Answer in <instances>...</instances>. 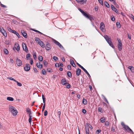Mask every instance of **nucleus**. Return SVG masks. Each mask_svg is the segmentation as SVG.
I'll return each mask as SVG.
<instances>
[{
	"mask_svg": "<svg viewBox=\"0 0 134 134\" xmlns=\"http://www.w3.org/2000/svg\"><path fill=\"white\" fill-rule=\"evenodd\" d=\"M78 9L85 17L89 19L90 21H91L94 20V18L92 17L93 16L90 15L87 12H85L80 8H79Z\"/></svg>",
	"mask_w": 134,
	"mask_h": 134,
	"instance_id": "nucleus-1",
	"label": "nucleus"
},
{
	"mask_svg": "<svg viewBox=\"0 0 134 134\" xmlns=\"http://www.w3.org/2000/svg\"><path fill=\"white\" fill-rule=\"evenodd\" d=\"M89 128H90L91 130L93 129L92 126L88 123H86L85 125V129L86 134H90Z\"/></svg>",
	"mask_w": 134,
	"mask_h": 134,
	"instance_id": "nucleus-2",
	"label": "nucleus"
},
{
	"mask_svg": "<svg viewBox=\"0 0 134 134\" xmlns=\"http://www.w3.org/2000/svg\"><path fill=\"white\" fill-rule=\"evenodd\" d=\"M9 110L14 115H16L17 114L18 111L15 107L12 106H10L9 107Z\"/></svg>",
	"mask_w": 134,
	"mask_h": 134,
	"instance_id": "nucleus-3",
	"label": "nucleus"
},
{
	"mask_svg": "<svg viewBox=\"0 0 134 134\" xmlns=\"http://www.w3.org/2000/svg\"><path fill=\"white\" fill-rule=\"evenodd\" d=\"M117 40L118 41V49L119 51H121L122 48V42L120 39L117 38Z\"/></svg>",
	"mask_w": 134,
	"mask_h": 134,
	"instance_id": "nucleus-4",
	"label": "nucleus"
},
{
	"mask_svg": "<svg viewBox=\"0 0 134 134\" xmlns=\"http://www.w3.org/2000/svg\"><path fill=\"white\" fill-rule=\"evenodd\" d=\"M0 31L5 37H7V34L6 32L2 26L0 27Z\"/></svg>",
	"mask_w": 134,
	"mask_h": 134,
	"instance_id": "nucleus-5",
	"label": "nucleus"
},
{
	"mask_svg": "<svg viewBox=\"0 0 134 134\" xmlns=\"http://www.w3.org/2000/svg\"><path fill=\"white\" fill-rule=\"evenodd\" d=\"M24 70L26 71H29L30 69V67L29 64H26L25 66L24 67Z\"/></svg>",
	"mask_w": 134,
	"mask_h": 134,
	"instance_id": "nucleus-6",
	"label": "nucleus"
},
{
	"mask_svg": "<svg viewBox=\"0 0 134 134\" xmlns=\"http://www.w3.org/2000/svg\"><path fill=\"white\" fill-rule=\"evenodd\" d=\"M106 41L111 47L113 48H114L115 47L113 45V43L111 41V38L108 39V40H107Z\"/></svg>",
	"mask_w": 134,
	"mask_h": 134,
	"instance_id": "nucleus-7",
	"label": "nucleus"
},
{
	"mask_svg": "<svg viewBox=\"0 0 134 134\" xmlns=\"http://www.w3.org/2000/svg\"><path fill=\"white\" fill-rule=\"evenodd\" d=\"M22 45L24 50L26 53H28V48L27 47L26 44L23 42L22 43Z\"/></svg>",
	"mask_w": 134,
	"mask_h": 134,
	"instance_id": "nucleus-8",
	"label": "nucleus"
},
{
	"mask_svg": "<svg viewBox=\"0 0 134 134\" xmlns=\"http://www.w3.org/2000/svg\"><path fill=\"white\" fill-rule=\"evenodd\" d=\"M77 2L81 4H83L86 3L87 0H75Z\"/></svg>",
	"mask_w": 134,
	"mask_h": 134,
	"instance_id": "nucleus-9",
	"label": "nucleus"
},
{
	"mask_svg": "<svg viewBox=\"0 0 134 134\" xmlns=\"http://www.w3.org/2000/svg\"><path fill=\"white\" fill-rule=\"evenodd\" d=\"M51 45L50 44L47 42L46 43V49L47 51H49L51 49Z\"/></svg>",
	"mask_w": 134,
	"mask_h": 134,
	"instance_id": "nucleus-10",
	"label": "nucleus"
},
{
	"mask_svg": "<svg viewBox=\"0 0 134 134\" xmlns=\"http://www.w3.org/2000/svg\"><path fill=\"white\" fill-rule=\"evenodd\" d=\"M16 64L18 66H20L22 65V61L20 59L17 58L16 60Z\"/></svg>",
	"mask_w": 134,
	"mask_h": 134,
	"instance_id": "nucleus-11",
	"label": "nucleus"
},
{
	"mask_svg": "<svg viewBox=\"0 0 134 134\" xmlns=\"http://www.w3.org/2000/svg\"><path fill=\"white\" fill-rule=\"evenodd\" d=\"M21 32L23 36L25 38H26L27 37V34L24 30H21Z\"/></svg>",
	"mask_w": 134,
	"mask_h": 134,
	"instance_id": "nucleus-12",
	"label": "nucleus"
},
{
	"mask_svg": "<svg viewBox=\"0 0 134 134\" xmlns=\"http://www.w3.org/2000/svg\"><path fill=\"white\" fill-rule=\"evenodd\" d=\"M70 64L72 65V66L74 67H76V65L75 64V63H74V61L73 60L71 59H70Z\"/></svg>",
	"mask_w": 134,
	"mask_h": 134,
	"instance_id": "nucleus-13",
	"label": "nucleus"
},
{
	"mask_svg": "<svg viewBox=\"0 0 134 134\" xmlns=\"http://www.w3.org/2000/svg\"><path fill=\"white\" fill-rule=\"evenodd\" d=\"M104 24L103 22H102L100 24V28L102 31H103V30L104 29Z\"/></svg>",
	"mask_w": 134,
	"mask_h": 134,
	"instance_id": "nucleus-14",
	"label": "nucleus"
},
{
	"mask_svg": "<svg viewBox=\"0 0 134 134\" xmlns=\"http://www.w3.org/2000/svg\"><path fill=\"white\" fill-rule=\"evenodd\" d=\"M81 70L80 68H78L76 70V74L77 76H79L81 72Z\"/></svg>",
	"mask_w": 134,
	"mask_h": 134,
	"instance_id": "nucleus-15",
	"label": "nucleus"
},
{
	"mask_svg": "<svg viewBox=\"0 0 134 134\" xmlns=\"http://www.w3.org/2000/svg\"><path fill=\"white\" fill-rule=\"evenodd\" d=\"M66 82V80L65 78L62 79L61 80L62 83L63 85H66V84L67 82Z\"/></svg>",
	"mask_w": 134,
	"mask_h": 134,
	"instance_id": "nucleus-16",
	"label": "nucleus"
},
{
	"mask_svg": "<svg viewBox=\"0 0 134 134\" xmlns=\"http://www.w3.org/2000/svg\"><path fill=\"white\" fill-rule=\"evenodd\" d=\"M43 48L45 47V44L43 42L41 41H40V42H39L38 43Z\"/></svg>",
	"mask_w": 134,
	"mask_h": 134,
	"instance_id": "nucleus-17",
	"label": "nucleus"
},
{
	"mask_svg": "<svg viewBox=\"0 0 134 134\" xmlns=\"http://www.w3.org/2000/svg\"><path fill=\"white\" fill-rule=\"evenodd\" d=\"M128 68L130 69L132 73H134V68L132 66H129Z\"/></svg>",
	"mask_w": 134,
	"mask_h": 134,
	"instance_id": "nucleus-18",
	"label": "nucleus"
},
{
	"mask_svg": "<svg viewBox=\"0 0 134 134\" xmlns=\"http://www.w3.org/2000/svg\"><path fill=\"white\" fill-rule=\"evenodd\" d=\"M82 69L86 72V73L87 74V75L88 76V77L90 79L91 78V77L89 74L88 72L84 68H83V69Z\"/></svg>",
	"mask_w": 134,
	"mask_h": 134,
	"instance_id": "nucleus-19",
	"label": "nucleus"
},
{
	"mask_svg": "<svg viewBox=\"0 0 134 134\" xmlns=\"http://www.w3.org/2000/svg\"><path fill=\"white\" fill-rule=\"evenodd\" d=\"M32 30L34 31H35V32H38V33H39L40 34H41L43 35L44 36H46V35L43 34L42 33H41V32H40V31H38L37 30H35V29H32Z\"/></svg>",
	"mask_w": 134,
	"mask_h": 134,
	"instance_id": "nucleus-20",
	"label": "nucleus"
},
{
	"mask_svg": "<svg viewBox=\"0 0 134 134\" xmlns=\"http://www.w3.org/2000/svg\"><path fill=\"white\" fill-rule=\"evenodd\" d=\"M110 6L111 9L114 12H116L117 9L115 7L114 5L112 4H111Z\"/></svg>",
	"mask_w": 134,
	"mask_h": 134,
	"instance_id": "nucleus-21",
	"label": "nucleus"
},
{
	"mask_svg": "<svg viewBox=\"0 0 134 134\" xmlns=\"http://www.w3.org/2000/svg\"><path fill=\"white\" fill-rule=\"evenodd\" d=\"M52 40L57 45H58L60 44V43L58 41L55 40L54 39H52Z\"/></svg>",
	"mask_w": 134,
	"mask_h": 134,
	"instance_id": "nucleus-22",
	"label": "nucleus"
},
{
	"mask_svg": "<svg viewBox=\"0 0 134 134\" xmlns=\"http://www.w3.org/2000/svg\"><path fill=\"white\" fill-rule=\"evenodd\" d=\"M13 33L16 35L17 36L18 38H19L20 37V36L19 34L15 31L14 30V31L13 32Z\"/></svg>",
	"mask_w": 134,
	"mask_h": 134,
	"instance_id": "nucleus-23",
	"label": "nucleus"
},
{
	"mask_svg": "<svg viewBox=\"0 0 134 134\" xmlns=\"http://www.w3.org/2000/svg\"><path fill=\"white\" fill-rule=\"evenodd\" d=\"M87 101L85 98H83V99L82 103L84 105H86L87 104Z\"/></svg>",
	"mask_w": 134,
	"mask_h": 134,
	"instance_id": "nucleus-24",
	"label": "nucleus"
},
{
	"mask_svg": "<svg viewBox=\"0 0 134 134\" xmlns=\"http://www.w3.org/2000/svg\"><path fill=\"white\" fill-rule=\"evenodd\" d=\"M105 118L104 117L101 118L100 119V122L102 123L104 122L105 121Z\"/></svg>",
	"mask_w": 134,
	"mask_h": 134,
	"instance_id": "nucleus-25",
	"label": "nucleus"
},
{
	"mask_svg": "<svg viewBox=\"0 0 134 134\" xmlns=\"http://www.w3.org/2000/svg\"><path fill=\"white\" fill-rule=\"evenodd\" d=\"M35 39L36 42L38 43L39 42H40V41H41V40H40L39 38L37 37H35Z\"/></svg>",
	"mask_w": 134,
	"mask_h": 134,
	"instance_id": "nucleus-26",
	"label": "nucleus"
},
{
	"mask_svg": "<svg viewBox=\"0 0 134 134\" xmlns=\"http://www.w3.org/2000/svg\"><path fill=\"white\" fill-rule=\"evenodd\" d=\"M104 5L106 7L108 8H109L110 7V5L107 2L105 1L104 3Z\"/></svg>",
	"mask_w": 134,
	"mask_h": 134,
	"instance_id": "nucleus-27",
	"label": "nucleus"
},
{
	"mask_svg": "<svg viewBox=\"0 0 134 134\" xmlns=\"http://www.w3.org/2000/svg\"><path fill=\"white\" fill-rule=\"evenodd\" d=\"M7 99L10 101H13L14 100V99L13 98L10 97H7Z\"/></svg>",
	"mask_w": 134,
	"mask_h": 134,
	"instance_id": "nucleus-28",
	"label": "nucleus"
},
{
	"mask_svg": "<svg viewBox=\"0 0 134 134\" xmlns=\"http://www.w3.org/2000/svg\"><path fill=\"white\" fill-rule=\"evenodd\" d=\"M42 98L43 100V102L44 104H45V103L46 102V98L43 94H42Z\"/></svg>",
	"mask_w": 134,
	"mask_h": 134,
	"instance_id": "nucleus-29",
	"label": "nucleus"
},
{
	"mask_svg": "<svg viewBox=\"0 0 134 134\" xmlns=\"http://www.w3.org/2000/svg\"><path fill=\"white\" fill-rule=\"evenodd\" d=\"M57 115L59 119L60 120V115L61 114V112L59 111H58L57 113Z\"/></svg>",
	"mask_w": 134,
	"mask_h": 134,
	"instance_id": "nucleus-30",
	"label": "nucleus"
},
{
	"mask_svg": "<svg viewBox=\"0 0 134 134\" xmlns=\"http://www.w3.org/2000/svg\"><path fill=\"white\" fill-rule=\"evenodd\" d=\"M43 63L44 64V66H45V67L47 66V65L48 64V63L46 60H44L43 61Z\"/></svg>",
	"mask_w": 134,
	"mask_h": 134,
	"instance_id": "nucleus-31",
	"label": "nucleus"
},
{
	"mask_svg": "<svg viewBox=\"0 0 134 134\" xmlns=\"http://www.w3.org/2000/svg\"><path fill=\"white\" fill-rule=\"evenodd\" d=\"M104 37L106 41L108 40L110 38L108 35H105L104 36Z\"/></svg>",
	"mask_w": 134,
	"mask_h": 134,
	"instance_id": "nucleus-32",
	"label": "nucleus"
},
{
	"mask_svg": "<svg viewBox=\"0 0 134 134\" xmlns=\"http://www.w3.org/2000/svg\"><path fill=\"white\" fill-rule=\"evenodd\" d=\"M42 73L44 75H46V72L45 69H43L42 70Z\"/></svg>",
	"mask_w": 134,
	"mask_h": 134,
	"instance_id": "nucleus-33",
	"label": "nucleus"
},
{
	"mask_svg": "<svg viewBox=\"0 0 134 134\" xmlns=\"http://www.w3.org/2000/svg\"><path fill=\"white\" fill-rule=\"evenodd\" d=\"M67 75L69 77H71L72 76V75L71 72L68 71L67 72Z\"/></svg>",
	"mask_w": 134,
	"mask_h": 134,
	"instance_id": "nucleus-34",
	"label": "nucleus"
},
{
	"mask_svg": "<svg viewBox=\"0 0 134 134\" xmlns=\"http://www.w3.org/2000/svg\"><path fill=\"white\" fill-rule=\"evenodd\" d=\"M17 45L16 46L17 47L16 48V46H15L14 47L15 48H16V50L18 51H19L20 50V46L18 43H17Z\"/></svg>",
	"mask_w": 134,
	"mask_h": 134,
	"instance_id": "nucleus-35",
	"label": "nucleus"
},
{
	"mask_svg": "<svg viewBox=\"0 0 134 134\" xmlns=\"http://www.w3.org/2000/svg\"><path fill=\"white\" fill-rule=\"evenodd\" d=\"M113 3L114 4L116 8H119V5L117 4L116 3L115 1L114 2H113Z\"/></svg>",
	"mask_w": 134,
	"mask_h": 134,
	"instance_id": "nucleus-36",
	"label": "nucleus"
},
{
	"mask_svg": "<svg viewBox=\"0 0 134 134\" xmlns=\"http://www.w3.org/2000/svg\"><path fill=\"white\" fill-rule=\"evenodd\" d=\"M36 66L38 68H42L43 67V65L42 64H40V65H38V63H37Z\"/></svg>",
	"mask_w": 134,
	"mask_h": 134,
	"instance_id": "nucleus-37",
	"label": "nucleus"
},
{
	"mask_svg": "<svg viewBox=\"0 0 134 134\" xmlns=\"http://www.w3.org/2000/svg\"><path fill=\"white\" fill-rule=\"evenodd\" d=\"M116 25L118 27L120 28L121 27V25L119 22H117L116 23Z\"/></svg>",
	"mask_w": 134,
	"mask_h": 134,
	"instance_id": "nucleus-38",
	"label": "nucleus"
},
{
	"mask_svg": "<svg viewBox=\"0 0 134 134\" xmlns=\"http://www.w3.org/2000/svg\"><path fill=\"white\" fill-rule=\"evenodd\" d=\"M66 87L67 88H70L71 87V86L69 83H67L66 84Z\"/></svg>",
	"mask_w": 134,
	"mask_h": 134,
	"instance_id": "nucleus-39",
	"label": "nucleus"
},
{
	"mask_svg": "<svg viewBox=\"0 0 134 134\" xmlns=\"http://www.w3.org/2000/svg\"><path fill=\"white\" fill-rule=\"evenodd\" d=\"M38 59L41 62L43 60V58L41 55H39L38 56Z\"/></svg>",
	"mask_w": 134,
	"mask_h": 134,
	"instance_id": "nucleus-40",
	"label": "nucleus"
},
{
	"mask_svg": "<svg viewBox=\"0 0 134 134\" xmlns=\"http://www.w3.org/2000/svg\"><path fill=\"white\" fill-rule=\"evenodd\" d=\"M4 53L6 54H8L9 53V52L8 50L6 48L4 49Z\"/></svg>",
	"mask_w": 134,
	"mask_h": 134,
	"instance_id": "nucleus-41",
	"label": "nucleus"
},
{
	"mask_svg": "<svg viewBox=\"0 0 134 134\" xmlns=\"http://www.w3.org/2000/svg\"><path fill=\"white\" fill-rule=\"evenodd\" d=\"M81 82H79V84L80 86L82 85L84 82V80L83 79H81Z\"/></svg>",
	"mask_w": 134,
	"mask_h": 134,
	"instance_id": "nucleus-42",
	"label": "nucleus"
},
{
	"mask_svg": "<svg viewBox=\"0 0 134 134\" xmlns=\"http://www.w3.org/2000/svg\"><path fill=\"white\" fill-rule=\"evenodd\" d=\"M8 30L9 32L13 33V32L14 30H12L11 28L8 27Z\"/></svg>",
	"mask_w": 134,
	"mask_h": 134,
	"instance_id": "nucleus-43",
	"label": "nucleus"
},
{
	"mask_svg": "<svg viewBox=\"0 0 134 134\" xmlns=\"http://www.w3.org/2000/svg\"><path fill=\"white\" fill-rule=\"evenodd\" d=\"M16 82H16V83H17V85L18 86H22V85L21 83L19 82L18 81H17L16 80Z\"/></svg>",
	"mask_w": 134,
	"mask_h": 134,
	"instance_id": "nucleus-44",
	"label": "nucleus"
},
{
	"mask_svg": "<svg viewBox=\"0 0 134 134\" xmlns=\"http://www.w3.org/2000/svg\"><path fill=\"white\" fill-rule=\"evenodd\" d=\"M8 79H9L13 81L14 82H16V80H15L13 78L10 77H9L8 78Z\"/></svg>",
	"mask_w": 134,
	"mask_h": 134,
	"instance_id": "nucleus-45",
	"label": "nucleus"
},
{
	"mask_svg": "<svg viewBox=\"0 0 134 134\" xmlns=\"http://www.w3.org/2000/svg\"><path fill=\"white\" fill-rule=\"evenodd\" d=\"M53 59H54V60H55V61L58 60V57H56L55 56H54L53 57Z\"/></svg>",
	"mask_w": 134,
	"mask_h": 134,
	"instance_id": "nucleus-46",
	"label": "nucleus"
},
{
	"mask_svg": "<svg viewBox=\"0 0 134 134\" xmlns=\"http://www.w3.org/2000/svg\"><path fill=\"white\" fill-rule=\"evenodd\" d=\"M98 1L100 4L102 5H103V2L102 0H98Z\"/></svg>",
	"mask_w": 134,
	"mask_h": 134,
	"instance_id": "nucleus-47",
	"label": "nucleus"
},
{
	"mask_svg": "<svg viewBox=\"0 0 134 134\" xmlns=\"http://www.w3.org/2000/svg\"><path fill=\"white\" fill-rule=\"evenodd\" d=\"M30 57V54L29 53L27 54V55L26 56V59L27 60H28L29 59V58Z\"/></svg>",
	"mask_w": 134,
	"mask_h": 134,
	"instance_id": "nucleus-48",
	"label": "nucleus"
},
{
	"mask_svg": "<svg viewBox=\"0 0 134 134\" xmlns=\"http://www.w3.org/2000/svg\"><path fill=\"white\" fill-rule=\"evenodd\" d=\"M111 20L113 21H114L115 20V18L113 15L111 16Z\"/></svg>",
	"mask_w": 134,
	"mask_h": 134,
	"instance_id": "nucleus-49",
	"label": "nucleus"
},
{
	"mask_svg": "<svg viewBox=\"0 0 134 134\" xmlns=\"http://www.w3.org/2000/svg\"><path fill=\"white\" fill-rule=\"evenodd\" d=\"M26 112H28V113H31V111L30 110V109L28 108H26Z\"/></svg>",
	"mask_w": 134,
	"mask_h": 134,
	"instance_id": "nucleus-50",
	"label": "nucleus"
},
{
	"mask_svg": "<svg viewBox=\"0 0 134 134\" xmlns=\"http://www.w3.org/2000/svg\"><path fill=\"white\" fill-rule=\"evenodd\" d=\"M36 53L35 52L33 54V57H34V59L35 60L37 58V57H36Z\"/></svg>",
	"mask_w": 134,
	"mask_h": 134,
	"instance_id": "nucleus-51",
	"label": "nucleus"
},
{
	"mask_svg": "<svg viewBox=\"0 0 134 134\" xmlns=\"http://www.w3.org/2000/svg\"><path fill=\"white\" fill-rule=\"evenodd\" d=\"M76 64L80 67L81 69H83V67L79 63H78L77 62H76Z\"/></svg>",
	"mask_w": 134,
	"mask_h": 134,
	"instance_id": "nucleus-52",
	"label": "nucleus"
},
{
	"mask_svg": "<svg viewBox=\"0 0 134 134\" xmlns=\"http://www.w3.org/2000/svg\"><path fill=\"white\" fill-rule=\"evenodd\" d=\"M58 46L59 47L62 49H64V47L60 43V44H59Z\"/></svg>",
	"mask_w": 134,
	"mask_h": 134,
	"instance_id": "nucleus-53",
	"label": "nucleus"
},
{
	"mask_svg": "<svg viewBox=\"0 0 134 134\" xmlns=\"http://www.w3.org/2000/svg\"><path fill=\"white\" fill-rule=\"evenodd\" d=\"M48 111L47 110H45L44 112V115L45 116H46L47 114Z\"/></svg>",
	"mask_w": 134,
	"mask_h": 134,
	"instance_id": "nucleus-54",
	"label": "nucleus"
},
{
	"mask_svg": "<svg viewBox=\"0 0 134 134\" xmlns=\"http://www.w3.org/2000/svg\"><path fill=\"white\" fill-rule=\"evenodd\" d=\"M124 128L126 130H128L129 129H130V127H129L127 125H126L125 127V128Z\"/></svg>",
	"mask_w": 134,
	"mask_h": 134,
	"instance_id": "nucleus-55",
	"label": "nucleus"
},
{
	"mask_svg": "<svg viewBox=\"0 0 134 134\" xmlns=\"http://www.w3.org/2000/svg\"><path fill=\"white\" fill-rule=\"evenodd\" d=\"M130 17L133 19V21H134V16L132 14H131L130 15Z\"/></svg>",
	"mask_w": 134,
	"mask_h": 134,
	"instance_id": "nucleus-56",
	"label": "nucleus"
},
{
	"mask_svg": "<svg viewBox=\"0 0 134 134\" xmlns=\"http://www.w3.org/2000/svg\"><path fill=\"white\" fill-rule=\"evenodd\" d=\"M9 43H10V41L9 40L6 41L5 42V43L7 45H9Z\"/></svg>",
	"mask_w": 134,
	"mask_h": 134,
	"instance_id": "nucleus-57",
	"label": "nucleus"
},
{
	"mask_svg": "<svg viewBox=\"0 0 134 134\" xmlns=\"http://www.w3.org/2000/svg\"><path fill=\"white\" fill-rule=\"evenodd\" d=\"M127 35L128 37V38H129V39L130 40H131V37L130 34L127 33Z\"/></svg>",
	"mask_w": 134,
	"mask_h": 134,
	"instance_id": "nucleus-58",
	"label": "nucleus"
},
{
	"mask_svg": "<svg viewBox=\"0 0 134 134\" xmlns=\"http://www.w3.org/2000/svg\"><path fill=\"white\" fill-rule=\"evenodd\" d=\"M109 123L108 121H106L105 122V125L106 126H108L109 125Z\"/></svg>",
	"mask_w": 134,
	"mask_h": 134,
	"instance_id": "nucleus-59",
	"label": "nucleus"
},
{
	"mask_svg": "<svg viewBox=\"0 0 134 134\" xmlns=\"http://www.w3.org/2000/svg\"><path fill=\"white\" fill-rule=\"evenodd\" d=\"M102 108H101L100 107H99L98 109V111L100 112L101 113L102 112Z\"/></svg>",
	"mask_w": 134,
	"mask_h": 134,
	"instance_id": "nucleus-60",
	"label": "nucleus"
},
{
	"mask_svg": "<svg viewBox=\"0 0 134 134\" xmlns=\"http://www.w3.org/2000/svg\"><path fill=\"white\" fill-rule=\"evenodd\" d=\"M45 104H44L43 105L42 107V111H44V110L45 109Z\"/></svg>",
	"mask_w": 134,
	"mask_h": 134,
	"instance_id": "nucleus-61",
	"label": "nucleus"
},
{
	"mask_svg": "<svg viewBox=\"0 0 134 134\" xmlns=\"http://www.w3.org/2000/svg\"><path fill=\"white\" fill-rule=\"evenodd\" d=\"M68 68L69 70H71V66L70 65H68Z\"/></svg>",
	"mask_w": 134,
	"mask_h": 134,
	"instance_id": "nucleus-62",
	"label": "nucleus"
},
{
	"mask_svg": "<svg viewBox=\"0 0 134 134\" xmlns=\"http://www.w3.org/2000/svg\"><path fill=\"white\" fill-rule=\"evenodd\" d=\"M86 110L84 109H83L82 110V112L84 114H85L86 113Z\"/></svg>",
	"mask_w": 134,
	"mask_h": 134,
	"instance_id": "nucleus-63",
	"label": "nucleus"
},
{
	"mask_svg": "<svg viewBox=\"0 0 134 134\" xmlns=\"http://www.w3.org/2000/svg\"><path fill=\"white\" fill-rule=\"evenodd\" d=\"M33 70L35 72L37 73V72L38 71L36 68H34Z\"/></svg>",
	"mask_w": 134,
	"mask_h": 134,
	"instance_id": "nucleus-64",
	"label": "nucleus"
}]
</instances>
